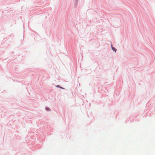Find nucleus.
Instances as JSON below:
<instances>
[{
    "label": "nucleus",
    "mask_w": 155,
    "mask_h": 155,
    "mask_svg": "<svg viewBox=\"0 0 155 155\" xmlns=\"http://www.w3.org/2000/svg\"><path fill=\"white\" fill-rule=\"evenodd\" d=\"M78 0H75L74 1L73 3L74 8H76L77 7L78 4Z\"/></svg>",
    "instance_id": "1"
},
{
    "label": "nucleus",
    "mask_w": 155,
    "mask_h": 155,
    "mask_svg": "<svg viewBox=\"0 0 155 155\" xmlns=\"http://www.w3.org/2000/svg\"><path fill=\"white\" fill-rule=\"evenodd\" d=\"M57 87H59V85H58V86H57Z\"/></svg>",
    "instance_id": "2"
},
{
    "label": "nucleus",
    "mask_w": 155,
    "mask_h": 155,
    "mask_svg": "<svg viewBox=\"0 0 155 155\" xmlns=\"http://www.w3.org/2000/svg\"><path fill=\"white\" fill-rule=\"evenodd\" d=\"M46 109L47 110H48V108H46Z\"/></svg>",
    "instance_id": "3"
}]
</instances>
